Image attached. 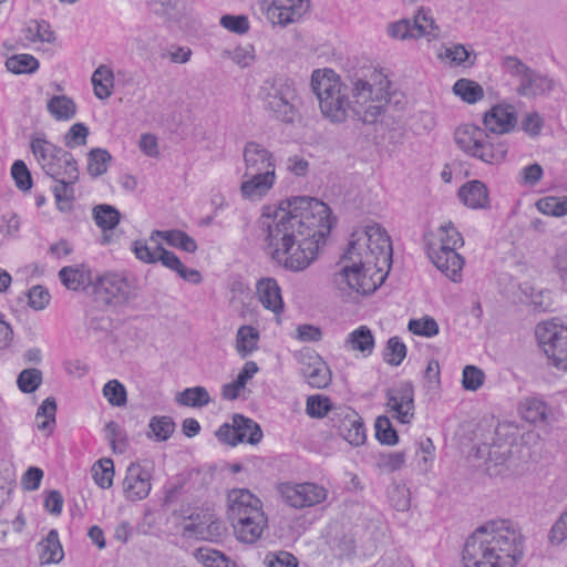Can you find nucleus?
Masks as SVG:
<instances>
[{
    "mask_svg": "<svg viewBox=\"0 0 567 567\" xmlns=\"http://www.w3.org/2000/svg\"><path fill=\"white\" fill-rule=\"evenodd\" d=\"M217 437L229 445L247 442L249 444H257L262 439V431L258 423L241 414L233 416L231 424H223L217 433Z\"/></svg>",
    "mask_w": 567,
    "mask_h": 567,
    "instance_id": "16",
    "label": "nucleus"
},
{
    "mask_svg": "<svg viewBox=\"0 0 567 567\" xmlns=\"http://www.w3.org/2000/svg\"><path fill=\"white\" fill-rule=\"evenodd\" d=\"M31 150L47 175L52 178L68 176L71 181H78V165L71 153L40 136L31 140Z\"/></svg>",
    "mask_w": 567,
    "mask_h": 567,
    "instance_id": "10",
    "label": "nucleus"
},
{
    "mask_svg": "<svg viewBox=\"0 0 567 567\" xmlns=\"http://www.w3.org/2000/svg\"><path fill=\"white\" fill-rule=\"evenodd\" d=\"M379 286H371L368 289H361L362 286H341L340 296L347 302L358 303L361 298L372 296Z\"/></svg>",
    "mask_w": 567,
    "mask_h": 567,
    "instance_id": "62",
    "label": "nucleus"
},
{
    "mask_svg": "<svg viewBox=\"0 0 567 567\" xmlns=\"http://www.w3.org/2000/svg\"><path fill=\"white\" fill-rule=\"evenodd\" d=\"M89 127L84 123L73 124L64 136V143L68 147H76L86 144Z\"/></svg>",
    "mask_w": 567,
    "mask_h": 567,
    "instance_id": "61",
    "label": "nucleus"
},
{
    "mask_svg": "<svg viewBox=\"0 0 567 567\" xmlns=\"http://www.w3.org/2000/svg\"><path fill=\"white\" fill-rule=\"evenodd\" d=\"M112 156L106 150L94 148L89 153L87 171L92 176H100L107 171Z\"/></svg>",
    "mask_w": 567,
    "mask_h": 567,
    "instance_id": "52",
    "label": "nucleus"
},
{
    "mask_svg": "<svg viewBox=\"0 0 567 567\" xmlns=\"http://www.w3.org/2000/svg\"><path fill=\"white\" fill-rule=\"evenodd\" d=\"M82 292L96 307L120 306L127 302L135 293L132 286H66Z\"/></svg>",
    "mask_w": 567,
    "mask_h": 567,
    "instance_id": "18",
    "label": "nucleus"
},
{
    "mask_svg": "<svg viewBox=\"0 0 567 567\" xmlns=\"http://www.w3.org/2000/svg\"><path fill=\"white\" fill-rule=\"evenodd\" d=\"M18 386L24 393L34 392L42 382V373L38 369H25L18 377Z\"/></svg>",
    "mask_w": 567,
    "mask_h": 567,
    "instance_id": "57",
    "label": "nucleus"
},
{
    "mask_svg": "<svg viewBox=\"0 0 567 567\" xmlns=\"http://www.w3.org/2000/svg\"><path fill=\"white\" fill-rule=\"evenodd\" d=\"M392 252L391 238L381 224L368 220L358 225L332 268L334 284H384Z\"/></svg>",
    "mask_w": 567,
    "mask_h": 567,
    "instance_id": "2",
    "label": "nucleus"
},
{
    "mask_svg": "<svg viewBox=\"0 0 567 567\" xmlns=\"http://www.w3.org/2000/svg\"><path fill=\"white\" fill-rule=\"evenodd\" d=\"M390 81L380 71H372L364 79L352 82L350 113L363 123H374L389 101Z\"/></svg>",
    "mask_w": 567,
    "mask_h": 567,
    "instance_id": "8",
    "label": "nucleus"
},
{
    "mask_svg": "<svg viewBox=\"0 0 567 567\" xmlns=\"http://www.w3.org/2000/svg\"><path fill=\"white\" fill-rule=\"evenodd\" d=\"M175 431V422L171 416L156 415L151 417L146 436L156 442L167 441Z\"/></svg>",
    "mask_w": 567,
    "mask_h": 567,
    "instance_id": "35",
    "label": "nucleus"
},
{
    "mask_svg": "<svg viewBox=\"0 0 567 567\" xmlns=\"http://www.w3.org/2000/svg\"><path fill=\"white\" fill-rule=\"evenodd\" d=\"M59 277L62 284H94L95 280L97 281L96 284H103V279H94L91 269L84 265L63 267L59 272Z\"/></svg>",
    "mask_w": 567,
    "mask_h": 567,
    "instance_id": "40",
    "label": "nucleus"
},
{
    "mask_svg": "<svg viewBox=\"0 0 567 567\" xmlns=\"http://www.w3.org/2000/svg\"><path fill=\"white\" fill-rule=\"evenodd\" d=\"M456 146L467 156L495 165L503 162L508 152L505 141L492 136L485 128L473 124L462 123L453 133Z\"/></svg>",
    "mask_w": 567,
    "mask_h": 567,
    "instance_id": "9",
    "label": "nucleus"
},
{
    "mask_svg": "<svg viewBox=\"0 0 567 567\" xmlns=\"http://www.w3.org/2000/svg\"><path fill=\"white\" fill-rule=\"evenodd\" d=\"M405 463L404 452H390L380 454L377 460V466L388 473L402 468Z\"/></svg>",
    "mask_w": 567,
    "mask_h": 567,
    "instance_id": "58",
    "label": "nucleus"
},
{
    "mask_svg": "<svg viewBox=\"0 0 567 567\" xmlns=\"http://www.w3.org/2000/svg\"><path fill=\"white\" fill-rule=\"evenodd\" d=\"M535 334L551 365L567 371V327L555 320L542 321Z\"/></svg>",
    "mask_w": 567,
    "mask_h": 567,
    "instance_id": "12",
    "label": "nucleus"
},
{
    "mask_svg": "<svg viewBox=\"0 0 567 567\" xmlns=\"http://www.w3.org/2000/svg\"><path fill=\"white\" fill-rule=\"evenodd\" d=\"M157 261H161L166 268L176 271L179 278L185 281L198 284L202 280V275L197 270L185 267L174 252L163 247L157 256Z\"/></svg>",
    "mask_w": 567,
    "mask_h": 567,
    "instance_id": "29",
    "label": "nucleus"
},
{
    "mask_svg": "<svg viewBox=\"0 0 567 567\" xmlns=\"http://www.w3.org/2000/svg\"><path fill=\"white\" fill-rule=\"evenodd\" d=\"M412 24L415 29V35L419 39H426L431 42L440 37V27L436 23L432 10L424 6L419 7L412 17Z\"/></svg>",
    "mask_w": 567,
    "mask_h": 567,
    "instance_id": "23",
    "label": "nucleus"
},
{
    "mask_svg": "<svg viewBox=\"0 0 567 567\" xmlns=\"http://www.w3.org/2000/svg\"><path fill=\"white\" fill-rule=\"evenodd\" d=\"M524 536L509 519L488 520L466 539L463 567H516L524 555Z\"/></svg>",
    "mask_w": 567,
    "mask_h": 567,
    "instance_id": "3",
    "label": "nucleus"
},
{
    "mask_svg": "<svg viewBox=\"0 0 567 567\" xmlns=\"http://www.w3.org/2000/svg\"><path fill=\"white\" fill-rule=\"evenodd\" d=\"M374 426L375 437L381 444L395 445L399 442L398 432L388 416H378Z\"/></svg>",
    "mask_w": 567,
    "mask_h": 567,
    "instance_id": "50",
    "label": "nucleus"
},
{
    "mask_svg": "<svg viewBox=\"0 0 567 567\" xmlns=\"http://www.w3.org/2000/svg\"><path fill=\"white\" fill-rule=\"evenodd\" d=\"M157 239L165 240L169 246L186 252L192 254L197 250L196 240L183 230H153L150 236V243H157Z\"/></svg>",
    "mask_w": 567,
    "mask_h": 567,
    "instance_id": "26",
    "label": "nucleus"
},
{
    "mask_svg": "<svg viewBox=\"0 0 567 567\" xmlns=\"http://www.w3.org/2000/svg\"><path fill=\"white\" fill-rule=\"evenodd\" d=\"M159 240L157 239V243H152L153 246L146 240H135L132 248L135 257L145 264L157 262V256L162 248Z\"/></svg>",
    "mask_w": 567,
    "mask_h": 567,
    "instance_id": "51",
    "label": "nucleus"
},
{
    "mask_svg": "<svg viewBox=\"0 0 567 567\" xmlns=\"http://www.w3.org/2000/svg\"><path fill=\"white\" fill-rule=\"evenodd\" d=\"M461 202L472 208H485L488 205V192L484 183L481 181H471L458 189Z\"/></svg>",
    "mask_w": 567,
    "mask_h": 567,
    "instance_id": "24",
    "label": "nucleus"
},
{
    "mask_svg": "<svg viewBox=\"0 0 567 567\" xmlns=\"http://www.w3.org/2000/svg\"><path fill=\"white\" fill-rule=\"evenodd\" d=\"M228 518L236 538L246 544L256 543L268 524L261 501L248 489L241 488L228 494Z\"/></svg>",
    "mask_w": 567,
    "mask_h": 567,
    "instance_id": "5",
    "label": "nucleus"
},
{
    "mask_svg": "<svg viewBox=\"0 0 567 567\" xmlns=\"http://www.w3.org/2000/svg\"><path fill=\"white\" fill-rule=\"evenodd\" d=\"M151 472L140 463H131L123 481V492L128 501H141L151 492Z\"/></svg>",
    "mask_w": 567,
    "mask_h": 567,
    "instance_id": "20",
    "label": "nucleus"
},
{
    "mask_svg": "<svg viewBox=\"0 0 567 567\" xmlns=\"http://www.w3.org/2000/svg\"><path fill=\"white\" fill-rule=\"evenodd\" d=\"M40 559L44 564L59 563L63 558V549L56 530L49 532L45 539L39 543Z\"/></svg>",
    "mask_w": 567,
    "mask_h": 567,
    "instance_id": "34",
    "label": "nucleus"
},
{
    "mask_svg": "<svg viewBox=\"0 0 567 567\" xmlns=\"http://www.w3.org/2000/svg\"><path fill=\"white\" fill-rule=\"evenodd\" d=\"M453 93L467 104H475L484 97L482 85L471 79H458L453 87Z\"/></svg>",
    "mask_w": 567,
    "mask_h": 567,
    "instance_id": "32",
    "label": "nucleus"
},
{
    "mask_svg": "<svg viewBox=\"0 0 567 567\" xmlns=\"http://www.w3.org/2000/svg\"><path fill=\"white\" fill-rule=\"evenodd\" d=\"M261 305L276 315L284 310V301L279 286H257Z\"/></svg>",
    "mask_w": 567,
    "mask_h": 567,
    "instance_id": "42",
    "label": "nucleus"
},
{
    "mask_svg": "<svg viewBox=\"0 0 567 567\" xmlns=\"http://www.w3.org/2000/svg\"><path fill=\"white\" fill-rule=\"evenodd\" d=\"M94 94L100 100L111 96L114 87L113 71L106 65H100L92 74Z\"/></svg>",
    "mask_w": 567,
    "mask_h": 567,
    "instance_id": "30",
    "label": "nucleus"
},
{
    "mask_svg": "<svg viewBox=\"0 0 567 567\" xmlns=\"http://www.w3.org/2000/svg\"><path fill=\"white\" fill-rule=\"evenodd\" d=\"M385 33L389 38L399 41L417 40L414 25L412 24V20L409 18H402L390 22L385 28Z\"/></svg>",
    "mask_w": 567,
    "mask_h": 567,
    "instance_id": "44",
    "label": "nucleus"
},
{
    "mask_svg": "<svg viewBox=\"0 0 567 567\" xmlns=\"http://www.w3.org/2000/svg\"><path fill=\"white\" fill-rule=\"evenodd\" d=\"M196 558L205 567H228L229 558L226 557L221 551L209 547H200L196 551Z\"/></svg>",
    "mask_w": 567,
    "mask_h": 567,
    "instance_id": "54",
    "label": "nucleus"
},
{
    "mask_svg": "<svg viewBox=\"0 0 567 567\" xmlns=\"http://www.w3.org/2000/svg\"><path fill=\"white\" fill-rule=\"evenodd\" d=\"M93 219L103 231L114 229L121 219L120 212L112 205L100 204L93 208Z\"/></svg>",
    "mask_w": 567,
    "mask_h": 567,
    "instance_id": "38",
    "label": "nucleus"
},
{
    "mask_svg": "<svg viewBox=\"0 0 567 567\" xmlns=\"http://www.w3.org/2000/svg\"><path fill=\"white\" fill-rule=\"evenodd\" d=\"M11 175L16 185L21 190H28L32 186L31 174L22 161H16L11 167Z\"/></svg>",
    "mask_w": 567,
    "mask_h": 567,
    "instance_id": "63",
    "label": "nucleus"
},
{
    "mask_svg": "<svg viewBox=\"0 0 567 567\" xmlns=\"http://www.w3.org/2000/svg\"><path fill=\"white\" fill-rule=\"evenodd\" d=\"M464 246V238L452 221H445L435 230L426 245L427 257L446 279L452 282L462 280L464 258L457 249Z\"/></svg>",
    "mask_w": 567,
    "mask_h": 567,
    "instance_id": "6",
    "label": "nucleus"
},
{
    "mask_svg": "<svg viewBox=\"0 0 567 567\" xmlns=\"http://www.w3.org/2000/svg\"><path fill=\"white\" fill-rule=\"evenodd\" d=\"M311 87L321 114L331 123L346 122L350 115L349 89L332 69H317L311 74Z\"/></svg>",
    "mask_w": 567,
    "mask_h": 567,
    "instance_id": "7",
    "label": "nucleus"
},
{
    "mask_svg": "<svg viewBox=\"0 0 567 567\" xmlns=\"http://www.w3.org/2000/svg\"><path fill=\"white\" fill-rule=\"evenodd\" d=\"M176 400L185 406L203 408L210 402V396L204 386H194L185 389L177 395Z\"/></svg>",
    "mask_w": 567,
    "mask_h": 567,
    "instance_id": "45",
    "label": "nucleus"
},
{
    "mask_svg": "<svg viewBox=\"0 0 567 567\" xmlns=\"http://www.w3.org/2000/svg\"><path fill=\"white\" fill-rule=\"evenodd\" d=\"M56 402L53 398H47L38 409L37 412V426L40 431H52V425L55 423Z\"/></svg>",
    "mask_w": 567,
    "mask_h": 567,
    "instance_id": "48",
    "label": "nucleus"
},
{
    "mask_svg": "<svg viewBox=\"0 0 567 567\" xmlns=\"http://www.w3.org/2000/svg\"><path fill=\"white\" fill-rule=\"evenodd\" d=\"M437 58L451 66H472L475 61V58H472V52L460 43L443 45Z\"/></svg>",
    "mask_w": 567,
    "mask_h": 567,
    "instance_id": "28",
    "label": "nucleus"
},
{
    "mask_svg": "<svg viewBox=\"0 0 567 567\" xmlns=\"http://www.w3.org/2000/svg\"><path fill=\"white\" fill-rule=\"evenodd\" d=\"M103 395L113 406H124L127 402L125 386L117 380H110L103 386Z\"/></svg>",
    "mask_w": 567,
    "mask_h": 567,
    "instance_id": "53",
    "label": "nucleus"
},
{
    "mask_svg": "<svg viewBox=\"0 0 567 567\" xmlns=\"http://www.w3.org/2000/svg\"><path fill=\"white\" fill-rule=\"evenodd\" d=\"M259 95L265 107L286 123H291L296 115L295 102L297 90L291 80L282 76L266 80L260 86Z\"/></svg>",
    "mask_w": 567,
    "mask_h": 567,
    "instance_id": "11",
    "label": "nucleus"
},
{
    "mask_svg": "<svg viewBox=\"0 0 567 567\" xmlns=\"http://www.w3.org/2000/svg\"><path fill=\"white\" fill-rule=\"evenodd\" d=\"M329 422L339 435L353 446L365 443L367 433L361 416L350 406H338L331 411Z\"/></svg>",
    "mask_w": 567,
    "mask_h": 567,
    "instance_id": "13",
    "label": "nucleus"
},
{
    "mask_svg": "<svg viewBox=\"0 0 567 567\" xmlns=\"http://www.w3.org/2000/svg\"><path fill=\"white\" fill-rule=\"evenodd\" d=\"M267 567H297V558L288 551L269 553L265 557Z\"/></svg>",
    "mask_w": 567,
    "mask_h": 567,
    "instance_id": "64",
    "label": "nucleus"
},
{
    "mask_svg": "<svg viewBox=\"0 0 567 567\" xmlns=\"http://www.w3.org/2000/svg\"><path fill=\"white\" fill-rule=\"evenodd\" d=\"M94 482L101 488H110L113 485L114 463L110 457H103L92 466Z\"/></svg>",
    "mask_w": 567,
    "mask_h": 567,
    "instance_id": "43",
    "label": "nucleus"
},
{
    "mask_svg": "<svg viewBox=\"0 0 567 567\" xmlns=\"http://www.w3.org/2000/svg\"><path fill=\"white\" fill-rule=\"evenodd\" d=\"M300 372L307 383L316 389H323L331 382L328 364L315 351L306 350L299 354Z\"/></svg>",
    "mask_w": 567,
    "mask_h": 567,
    "instance_id": "19",
    "label": "nucleus"
},
{
    "mask_svg": "<svg viewBox=\"0 0 567 567\" xmlns=\"http://www.w3.org/2000/svg\"><path fill=\"white\" fill-rule=\"evenodd\" d=\"M338 406H332L329 398L317 394L310 395L307 399L306 412L309 416L315 419H321L326 415H331V411Z\"/></svg>",
    "mask_w": 567,
    "mask_h": 567,
    "instance_id": "49",
    "label": "nucleus"
},
{
    "mask_svg": "<svg viewBox=\"0 0 567 567\" xmlns=\"http://www.w3.org/2000/svg\"><path fill=\"white\" fill-rule=\"evenodd\" d=\"M513 296L514 303H523L530 307L534 311H547L553 306V300L548 290H535V286H508Z\"/></svg>",
    "mask_w": 567,
    "mask_h": 567,
    "instance_id": "22",
    "label": "nucleus"
},
{
    "mask_svg": "<svg viewBox=\"0 0 567 567\" xmlns=\"http://www.w3.org/2000/svg\"><path fill=\"white\" fill-rule=\"evenodd\" d=\"M47 109L56 121H69L76 114L75 102L66 95H54L48 101Z\"/></svg>",
    "mask_w": 567,
    "mask_h": 567,
    "instance_id": "31",
    "label": "nucleus"
},
{
    "mask_svg": "<svg viewBox=\"0 0 567 567\" xmlns=\"http://www.w3.org/2000/svg\"><path fill=\"white\" fill-rule=\"evenodd\" d=\"M259 332L251 326H241L236 334V350L243 357H247L257 349Z\"/></svg>",
    "mask_w": 567,
    "mask_h": 567,
    "instance_id": "39",
    "label": "nucleus"
},
{
    "mask_svg": "<svg viewBox=\"0 0 567 567\" xmlns=\"http://www.w3.org/2000/svg\"><path fill=\"white\" fill-rule=\"evenodd\" d=\"M279 492L284 502L296 509L312 507L326 501L328 492L315 483H282Z\"/></svg>",
    "mask_w": 567,
    "mask_h": 567,
    "instance_id": "14",
    "label": "nucleus"
},
{
    "mask_svg": "<svg viewBox=\"0 0 567 567\" xmlns=\"http://www.w3.org/2000/svg\"><path fill=\"white\" fill-rule=\"evenodd\" d=\"M483 124L492 136L509 133L517 124L515 107L511 104L494 105L484 114Z\"/></svg>",
    "mask_w": 567,
    "mask_h": 567,
    "instance_id": "21",
    "label": "nucleus"
},
{
    "mask_svg": "<svg viewBox=\"0 0 567 567\" xmlns=\"http://www.w3.org/2000/svg\"><path fill=\"white\" fill-rule=\"evenodd\" d=\"M330 214L324 203L312 197L281 202L274 216L262 220L268 254L286 269H306L331 230Z\"/></svg>",
    "mask_w": 567,
    "mask_h": 567,
    "instance_id": "1",
    "label": "nucleus"
},
{
    "mask_svg": "<svg viewBox=\"0 0 567 567\" xmlns=\"http://www.w3.org/2000/svg\"><path fill=\"white\" fill-rule=\"evenodd\" d=\"M536 208L538 212L547 216H567V195L542 197L536 202Z\"/></svg>",
    "mask_w": 567,
    "mask_h": 567,
    "instance_id": "41",
    "label": "nucleus"
},
{
    "mask_svg": "<svg viewBox=\"0 0 567 567\" xmlns=\"http://www.w3.org/2000/svg\"><path fill=\"white\" fill-rule=\"evenodd\" d=\"M520 416L529 423H548L553 415L551 409L545 401L538 398H527L519 403Z\"/></svg>",
    "mask_w": 567,
    "mask_h": 567,
    "instance_id": "25",
    "label": "nucleus"
},
{
    "mask_svg": "<svg viewBox=\"0 0 567 567\" xmlns=\"http://www.w3.org/2000/svg\"><path fill=\"white\" fill-rule=\"evenodd\" d=\"M408 328L412 333L426 338L434 337L439 333L437 322L430 317L412 319L409 321Z\"/></svg>",
    "mask_w": 567,
    "mask_h": 567,
    "instance_id": "56",
    "label": "nucleus"
},
{
    "mask_svg": "<svg viewBox=\"0 0 567 567\" xmlns=\"http://www.w3.org/2000/svg\"><path fill=\"white\" fill-rule=\"evenodd\" d=\"M6 66L14 74L33 73L39 69V61L31 54H17L7 59Z\"/></svg>",
    "mask_w": 567,
    "mask_h": 567,
    "instance_id": "47",
    "label": "nucleus"
},
{
    "mask_svg": "<svg viewBox=\"0 0 567 567\" xmlns=\"http://www.w3.org/2000/svg\"><path fill=\"white\" fill-rule=\"evenodd\" d=\"M386 409L392 417L409 424L414 417V389L410 382L389 388L385 392Z\"/></svg>",
    "mask_w": 567,
    "mask_h": 567,
    "instance_id": "17",
    "label": "nucleus"
},
{
    "mask_svg": "<svg viewBox=\"0 0 567 567\" xmlns=\"http://www.w3.org/2000/svg\"><path fill=\"white\" fill-rule=\"evenodd\" d=\"M405 355H406V347L400 340V338L399 337L390 338L386 342L385 352H384L385 362L391 365H399L404 360Z\"/></svg>",
    "mask_w": 567,
    "mask_h": 567,
    "instance_id": "55",
    "label": "nucleus"
},
{
    "mask_svg": "<svg viewBox=\"0 0 567 567\" xmlns=\"http://www.w3.org/2000/svg\"><path fill=\"white\" fill-rule=\"evenodd\" d=\"M484 372L475 365H466L463 369L462 384L465 390L476 391L484 383Z\"/></svg>",
    "mask_w": 567,
    "mask_h": 567,
    "instance_id": "60",
    "label": "nucleus"
},
{
    "mask_svg": "<svg viewBox=\"0 0 567 567\" xmlns=\"http://www.w3.org/2000/svg\"><path fill=\"white\" fill-rule=\"evenodd\" d=\"M347 344L353 351H360L364 355H369L374 348V337L367 326H361L348 336Z\"/></svg>",
    "mask_w": 567,
    "mask_h": 567,
    "instance_id": "37",
    "label": "nucleus"
},
{
    "mask_svg": "<svg viewBox=\"0 0 567 567\" xmlns=\"http://www.w3.org/2000/svg\"><path fill=\"white\" fill-rule=\"evenodd\" d=\"M54 179L56 183L53 186V194L56 207L61 212H69L72 207V202L74 199L73 185L76 181H71V178L68 176H64V178Z\"/></svg>",
    "mask_w": 567,
    "mask_h": 567,
    "instance_id": "36",
    "label": "nucleus"
},
{
    "mask_svg": "<svg viewBox=\"0 0 567 567\" xmlns=\"http://www.w3.org/2000/svg\"><path fill=\"white\" fill-rule=\"evenodd\" d=\"M189 523L185 524L184 530L190 535L200 538L220 535L221 523L218 519H213L210 514H205L203 519H199L198 523H195L193 517H189Z\"/></svg>",
    "mask_w": 567,
    "mask_h": 567,
    "instance_id": "33",
    "label": "nucleus"
},
{
    "mask_svg": "<svg viewBox=\"0 0 567 567\" xmlns=\"http://www.w3.org/2000/svg\"><path fill=\"white\" fill-rule=\"evenodd\" d=\"M244 173L239 194L244 200L257 203L262 200L277 182L275 154L264 144L247 142L243 147Z\"/></svg>",
    "mask_w": 567,
    "mask_h": 567,
    "instance_id": "4",
    "label": "nucleus"
},
{
    "mask_svg": "<svg viewBox=\"0 0 567 567\" xmlns=\"http://www.w3.org/2000/svg\"><path fill=\"white\" fill-rule=\"evenodd\" d=\"M260 6L274 25L287 27L306 14L310 0H262Z\"/></svg>",
    "mask_w": 567,
    "mask_h": 567,
    "instance_id": "15",
    "label": "nucleus"
},
{
    "mask_svg": "<svg viewBox=\"0 0 567 567\" xmlns=\"http://www.w3.org/2000/svg\"><path fill=\"white\" fill-rule=\"evenodd\" d=\"M24 37L31 42H48L51 43L55 40L54 32L51 30L50 24L44 21H31L24 29Z\"/></svg>",
    "mask_w": 567,
    "mask_h": 567,
    "instance_id": "46",
    "label": "nucleus"
},
{
    "mask_svg": "<svg viewBox=\"0 0 567 567\" xmlns=\"http://www.w3.org/2000/svg\"><path fill=\"white\" fill-rule=\"evenodd\" d=\"M553 89V81L530 69L524 74L518 85V93L524 96L539 95Z\"/></svg>",
    "mask_w": 567,
    "mask_h": 567,
    "instance_id": "27",
    "label": "nucleus"
},
{
    "mask_svg": "<svg viewBox=\"0 0 567 567\" xmlns=\"http://www.w3.org/2000/svg\"><path fill=\"white\" fill-rule=\"evenodd\" d=\"M28 305L34 310H43L51 300V295L44 286H32L27 292Z\"/></svg>",
    "mask_w": 567,
    "mask_h": 567,
    "instance_id": "59",
    "label": "nucleus"
}]
</instances>
